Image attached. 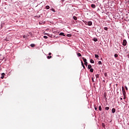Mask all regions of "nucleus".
Here are the masks:
<instances>
[{
    "label": "nucleus",
    "mask_w": 129,
    "mask_h": 129,
    "mask_svg": "<svg viewBox=\"0 0 129 129\" xmlns=\"http://www.w3.org/2000/svg\"><path fill=\"white\" fill-rule=\"evenodd\" d=\"M88 69H91V68H92V66H91V64H89L88 66Z\"/></svg>",
    "instance_id": "nucleus-7"
},
{
    "label": "nucleus",
    "mask_w": 129,
    "mask_h": 129,
    "mask_svg": "<svg viewBox=\"0 0 129 129\" xmlns=\"http://www.w3.org/2000/svg\"><path fill=\"white\" fill-rule=\"evenodd\" d=\"M125 88L126 90H128L127 87L125 86Z\"/></svg>",
    "instance_id": "nucleus-32"
},
{
    "label": "nucleus",
    "mask_w": 129,
    "mask_h": 129,
    "mask_svg": "<svg viewBox=\"0 0 129 129\" xmlns=\"http://www.w3.org/2000/svg\"><path fill=\"white\" fill-rule=\"evenodd\" d=\"M95 110H97V107H95Z\"/></svg>",
    "instance_id": "nucleus-34"
},
{
    "label": "nucleus",
    "mask_w": 129,
    "mask_h": 129,
    "mask_svg": "<svg viewBox=\"0 0 129 129\" xmlns=\"http://www.w3.org/2000/svg\"><path fill=\"white\" fill-rule=\"evenodd\" d=\"M94 42H97V41H98V40L97 39V38H94Z\"/></svg>",
    "instance_id": "nucleus-17"
},
{
    "label": "nucleus",
    "mask_w": 129,
    "mask_h": 129,
    "mask_svg": "<svg viewBox=\"0 0 129 129\" xmlns=\"http://www.w3.org/2000/svg\"><path fill=\"white\" fill-rule=\"evenodd\" d=\"M98 64H99V65H101V64H102V62H101V61H99Z\"/></svg>",
    "instance_id": "nucleus-16"
},
{
    "label": "nucleus",
    "mask_w": 129,
    "mask_h": 129,
    "mask_svg": "<svg viewBox=\"0 0 129 129\" xmlns=\"http://www.w3.org/2000/svg\"><path fill=\"white\" fill-rule=\"evenodd\" d=\"M126 43H127L126 40L124 39V40H123V43H122L123 46H126Z\"/></svg>",
    "instance_id": "nucleus-2"
},
{
    "label": "nucleus",
    "mask_w": 129,
    "mask_h": 129,
    "mask_svg": "<svg viewBox=\"0 0 129 129\" xmlns=\"http://www.w3.org/2000/svg\"><path fill=\"white\" fill-rule=\"evenodd\" d=\"M93 71H94L93 69H90V72H92V73L93 72Z\"/></svg>",
    "instance_id": "nucleus-23"
},
{
    "label": "nucleus",
    "mask_w": 129,
    "mask_h": 129,
    "mask_svg": "<svg viewBox=\"0 0 129 129\" xmlns=\"http://www.w3.org/2000/svg\"><path fill=\"white\" fill-rule=\"evenodd\" d=\"M31 47H35V44H31L30 45Z\"/></svg>",
    "instance_id": "nucleus-24"
},
{
    "label": "nucleus",
    "mask_w": 129,
    "mask_h": 129,
    "mask_svg": "<svg viewBox=\"0 0 129 129\" xmlns=\"http://www.w3.org/2000/svg\"><path fill=\"white\" fill-rule=\"evenodd\" d=\"M122 91L123 96H125V94L126 93L125 92V90H124V88H123V87H122Z\"/></svg>",
    "instance_id": "nucleus-1"
},
{
    "label": "nucleus",
    "mask_w": 129,
    "mask_h": 129,
    "mask_svg": "<svg viewBox=\"0 0 129 129\" xmlns=\"http://www.w3.org/2000/svg\"><path fill=\"white\" fill-rule=\"evenodd\" d=\"M120 100H122V98H120Z\"/></svg>",
    "instance_id": "nucleus-38"
},
{
    "label": "nucleus",
    "mask_w": 129,
    "mask_h": 129,
    "mask_svg": "<svg viewBox=\"0 0 129 129\" xmlns=\"http://www.w3.org/2000/svg\"><path fill=\"white\" fill-rule=\"evenodd\" d=\"M48 55H49V56H50V55H52V53L49 52V53H48Z\"/></svg>",
    "instance_id": "nucleus-31"
},
{
    "label": "nucleus",
    "mask_w": 129,
    "mask_h": 129,
    "mask_svg": "<svg viewBox=\"0 0 129 129\" xmlns=\"http://www.w3.org/2000/svg\"><path fill=\"white\" fill-rule=\"evenodd\" d=\"M124 96V97H123V99H125V96Z\"/></svg>",
    "instance_id": "nucleus-35"
},
{
    "label": "nucleus",
    "mask_w": 129,
    "mask_h": 129,
    "mask_svg": "<svg viewBox=\"0 0 129 129\" xmlns=\"http://www.w3.org/2000/svg\"><path fill=\"white\" fill-rule=\"evenodd\" d=\"M114 57H115V58H117L118 57V55L116 53L114 54Z\"/></svg>",
    "instance_id": "nucleus-13"
},
{
    "label": "nucleus",
    "mask_w": 129,
    "mask_h": 129,
    "mask_svg": "<svg viewBox=\"0 0 129 129\" xmlns=\"http://www.w3.org/2000/svg\"><path fill=\"white\" fill-rule=\"evenodd\" d=\"M73 19H74V20H75V21H77V17L74 16Z\"/></svg>",
    "instance_id": "nucleus-10"
},
{
    "label": "nucleus",
    "mask_w": 129,
    "mask_h": 129,
    "mask_svg": "<svg viewBox=\"0 0 129 129\" xmlns=\"http://www.w3.org/2000/svg\"><path fill=\"white\" fill-rule=\"evenodd\" d=\"M81 64H82V66H84V63H83V61H81Z\"/></svg>",
    "instance_id": "nucleus-28"
},
{
    "label": "nucleus",
    "mask_w": 129,
    "mask_h": 129,
    "mask_svg": "<svg viewBox=\"0 0 129 129\" xmlns=\"http://www.w3.org/2000/svg\"><path fill=\"white\" fill-rule=\"evenodd\" d=\"M52 58V56H47V59H51Z\"/></svg>",
    "instance_id": "nucleus-21"
},
{
    "label": "nucleus",
    "mask_w": 129,
    "mask_h": 129,
    "mask_svg": "<svg viewBox=\"0 0 129 129\" xmlns=\"http://www.w3.org/2000/svg\"><path fill=\"white\" fill-rule=\"evenodd\" d=\"M51 10V11H52V12H55V9H50Z\"/></svg>",
    "instance_id": "nucleus-27"
},
{
    "label": "nucleus",
    "mask_w": 129,
    "mask_h": 129,
    "mask_svg": "<svg viewBox=\"0 0 129 129\" xmlns=\"http://www.w3.org/2000/svg\"><path fill=\"white\" fill-rule=\"evenodd\" d=\"M104 97L106 98V93H104Z\"/></svg>",
    "instance_id": "nucleus-29"
},
{
    "label": "nucleus",
    "mask_w": 129,
    "mask_h": 129,
    "mask_svg": "<svg viewBox=\"0 0 129 129\" xmlns=\"http://www.w3.org/2000/svg\"><path fill=\"white\" fill-rule=\"evenodd\" d=\"M77 55H78V56L79 57H81V53H78Z\"/></svg>",
    "instance_id": "nucleus-18"
},
{
    "label": "nucleus",
    "mask_w": 129,
    "mask_h": 129,
    "mask_svg": "<svg viewBox=\"0 0 129 129\" xmlns=\"http://www.w3.org/2000/svg\"><path fill=\"white\" fill-rule=\"evenodd\" d=\"M92 80L93 82H94V80L93 79V78H92Z\"/></svg>",
    "instance_id": "nucleus-33"
},
{
    "label": "nucleus",
    "mask_w": 129,
    "mask_h": 129,
    "mask_svg": "<svg viewBox=\"0 0 129 129\" xmlns=\"http://www.w3.org/2000/svg\"><path fill=\"white\" fill-rule=\"evenodd\" d=\"M87 64H88L87 61L85 62V66H87Z\"/></svg>",
    "instance_id": "nucleus-30"
},
{
    "label": "nucleus",
    "mask_w": 129,
    "mask_h": 129,
    "mask_svg": "<svg viewBox=\"0 0 129 129\" xmlns=\"http://www.w3.org/2000/svg\"><path fill=\"white\" fill-rule=\"evenodd\" d=\"M65 0H61V2L63 3V2H64Z\"/></svg>",
    "instance_id": "nucleus-37"
},
{
    "label": "nucleus",
    "mask_w": 129,
    "mask_h": 129,
    "mask_svg": "<svg viewBox=\"0 0 129 129\" xmlns=\"http://www.w3.org/2000/svg\"><path fill=\"white\" fill-rule=\"evenodd\" d=\"M91 8H92L93 9H95V8H96V6H95V5L94 4H92L91 6Z\"/></svg>",
    "instance_id": "nucleus-5"
},
{
    "label": "nucleus",
    "mask_w": 129,
    "mask_h": 129,
    "mask_svg": "<svg viewBox=\"0 0 129 129\" xmlns=\"http://www.w3.org/2000/svg\"><path fill=\"white\" fill-rule=\"evenodd\" d=\"M6 75L5 74V73H2V77H1V79H4V78H5V76Z\"/></svg>",
    "instance_id": "nucleus-3"
},
{
    "label": "nucleus",
    "mask_w": 129,
    "mask_h": 129,
    "mask_svg": "<svg viewBox=\"0 0 129 129\" xmlns=\"http://www.w3.org/2000/svg\"><path fill=\"white\" fill-rule=\"evenodd\" d=\"M95 58H98V57H99V56H98V55H97V54H95Z\"/></svg>",
    "instance_id": "nucleus-22"
},
{
    "label": "nucleus",
    "mask_w": 129,
    "mask_h": 129,
    "mask_svg": "<svg viewBox=\"0 0 129 129\" xmlns=\"http://www.w3.org/2000/svg\"><path fill=\"white\" fill-rule=\"evenodd\" d=\"M72 36L71 34H67V37H71Z\"/></svg>",
    "instance_id": "nucleus-26"
},
{
    "label": "nucleus",
    "mask_w": 129,
    "mask_h": 129,
    "mask_svg": "<svg viewBox=\"0 0 129 129\" xmlns=\"http://www.w3.org/2000/svg\"><path fill=\"white\" fill-rule=\"evenodd\" d=\"M90 63H94V60H93L92 59H90Z\"/></svg>",
    "instance_id": "nucleus-14"
},
{
    "label": "nucleus",
    "mask_w": 129,
    "mask_h": 129,
    "mask_svg": "<svg viewBox=\"0 0 129 129\" xmlns=\"http://www.w3.org/2000/svg\"><path fill=\"white\" fill-rule=\"evenodd\" d=\"M45 8L46 9V10H49V9H50V6H46L45 7Z\"/></svg>",
    "instance_id": "nucleus-11"
},
{
    "label": "nucleus",
    "mask_w": 129,
    "mask_h": 129,
    "mask_svg": "<svg viewBox=\"0 0 129 129\" xmlns=\"http://www.w3.org/2000/svg\"><path fill=\"white\" fill-rule=\"evenodd\" d=\"M82 59H83V61L84 62V63H85L86 62H87V60L86 59V58H84V57H82Z\"/></svg>",
    "instance_id": "nucleus-8"
},
{
    "label": "nucleus",
    "mask_w": 129,
    "mask_h": 129,
    "mask_svg": "<svg viewBox=\"0 0 129 129\" xmlns=\"http://www.w3.org/2000/svg\"><path fill=\"white\" fill-rule=\"evenodd\" d=\"M59 35L60 36H63L64 37H65V35H64V33H63V32L60 33Z\"/></svg>",
    "instance_id": "nucleus-6"
},
{
    "label": "nucleus",
    "mask_w": 129,
    "mask_h": 129,
    "mask_svg": "<svg viewBox=\"0 0 129 129\" xmlns=\"http://www.w3.org/2000/svg\"><path fill=\"white\" fill-rule=\"evenodd\" d=\"M105 109L106 110H108V109H109V107H106L105 108Z\"/></svg>",
    "instance_id": "nucleus-19"
},
{
    "label": "nucleus",
    "mask_w": 129,
    "mask_h": 129,
    "mask_svg": "<svg viewBox=\"0 0 129 129\" xmlns=\"http://www.w3.org/2000/svg\"><path fill=\"white\" fill-rule=\"evenodd\" d=\"M88 25V26H91L92 25V22L91 21H88L87 22Z\"/></svg>",
    "instance_id": "nucleus-4"
},
{
    "label": "nucleus",
    "mask_w": 129,
    "mask_h": 129,
    "mask_svg": "<svg viewBox=\"0 0 129 129\" xmlns=\"http://www.w3.org/2000/svg\"><path fill=\"white\" fill-rule=\"evenodd\" d=\"M99 110H100V111H101V110H102V108H101V106H99Z\"/></svg>",
    "instance_id": "nucleus-12"
},
{
    "label": "nucleus",
    "mask_w": 129,
    "mask_h": 129,
    "mask_svg": "<svg viewBox=\"0 0 129 129\" xmlns=\"http://www.w3.org/2000/svg\"><path fill=\"white\" fill-rule=\"evenodd\" d=\"M96 78H99V74H97L95 75Z\"/></svg>",
    "instance_id": "nucleus-15"
},
{
    "label": "nucleus",
    "mask_w": 129,
    "mask_h": 129,
    "mask_svg": "<svg viewBox=\"0 0 129 129\" xmlns=\"http://www.w3.org/2000/svg\"><path fill=\"white\" fill-rule=\"evenodd\" d=\"M104 29L105 30V31H107V30H108V28L107 27H104Z\"/></svg>",
    "instance_id": "nucleus-20"
},
{
    "label": "nucleus",
    "mask_w": 129,
    "mask_h": 129,
    "mask_svg": "<svg viewBox=\"0 0 129 129\" xmlns=\"http://www.w3.org/2000/svg\"><path fill=\"white\" fill-rule=\"evenodd\" d=\"M83 68H85V66L84 65V66H82Z\"/></svg>",
    "instance_id": "nucleus-36"
},
{
    "label": "nucleus",
    "mask_w": 129,
    "mask_h": 129,
    "mask_svg": "<svg viewBox=\"0 0 129 129\" xmlns=\"http://www.w3.org/2000/svg\"><path fill=\"white\" fill-rule=\"evenodd\" d=\"M112 113H114V112H115V108H113L112 109Z\"/></svg>",
    "instance_id": "nucleus-9"
},
{
    "label": "nucleus",
    "mask_w": 129,
    "mask_h": 129,
    "mask_svg": "<svg viewBox=\"0 0 129 129\" xmlns=\"http://www.w3.org/2000/svg\"><path fill=\"white\" fill-rule=\"evenodd\" d=\"M43 38H44V39H48V37L47 36H44Z\"/></svg>",
    "instance_id": "nucleus-25"
}]
</instances>
